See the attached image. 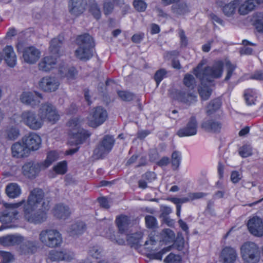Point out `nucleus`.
Here are the masks:
<instances>
[{
	"instance_id": "f257e3e1",
	"label": "nucleus",
	"mask_w": 263,
	"mask_h": 263,
	"mask_svg": "<svg viewBox=\"0 0 263 263\" xmlns=\"http://www.w3.org/2000/svg\"><path fill=\"white\" fill-rule=\"evenodd\" d=\"M44 192L39 188L30 191L27 202L24 205L25 219L30 223L40 224L47 219L46 211L50 208L49 201L44 198Z\"/></svg>"
},
{
	"instance_id": "f03ea898",
	"label": "nucleus",
	"mask_w": 263,
	"mask_h": 263,
	"mask_svg": "<svg viewBox=\"0 0 263 263\" xmlns=\"http://www.w3.org/2000/svg\"><path fill=\"white\" fill-rule=\"evenodd\" d=\"M199 64L194 70V74L200 80L204 81L210 85H214L213 80L220 78L223 73V63L221 61L215 62L212 66H208L201 69Z\"/></svg>"
},
{
	"instance_id": "7ed1b4c3",
	"label": "nucleus",
	"mask_w": 263,
	"mask_h": 263,
	"mask_svg": "<svg viewBox=\"0 0 263 263\" xmlns=\"http://www.w3.org/2000/svg\"><path fill=\"white\" fill-rule=\"evenodd\" d=\"M69 127L71 137L68 141L70 145L81 144L90 135L84 129L80 128L79 121L77 118L70 120L67 123Z\"/></svg>"
},
{
	"instance_id": "20e7f679",
	"label": "nucleus",
	"mask_w": 263,
	"mask_h": 263,
	"mask_svg": "<svg viewBox=\"0 0 263 263\" xmlns=\"http://www.w3.org/2000/svg\"><path fill=\"white\" fill-rule=\"evenodd\" d=\"M40 241L46 247H59L62 242V237L59 231L54 229L42 230L39 234Z\"/></svg>"
},
{
	"instance_id": "39448f33",
	"label": "nucleus",
	"mask_w": 263,
	"mask_h": 263,
	"mask_svg": "<svg viewBox=\"0 0 263 263\" xmlns=\"http://www.w3.org/2000/svg\"><path fill=\"white\" fill-rule=\"evenodd\" d=\"M243 260L247 263H257L260 260V252L257 245L252 242H246L240 248Z\"/></svg>"
},
{
	"instance_id": "423d86ee",
	"label": "nucleus",
	"mask_w": 263,
	"mask_h": 263,
	"mask_svg": "<svg viewBox=\"0 0 263 263\" xmlns=\"http://www.w3.org/2000/svg\"><path fill=\"white\" fill-rule=\"evenodd\" d=\"M20 122L24 124L32 130H38L43 125L42 118L34 111L27 110L23 111L20 116Z\"/></svg>"
},
{
	"instance_id": "0eeeda50",
	"label": "nucleus",
	"mask_w": 263,
	"mask_h": 263,
	"mask_svg": "<svg viewBox=\"0 0 263 263\" xmlns=\"http://www.w3.org/2000/svg\"><path fill=\"white\" fill-rule=\"evenodd\" d=\"M39 115L43 122L44 120H47L52 123H55L60 118L55 106L49 102L42 104L39 110Z\"/></svg>"
},
{
	"instance_id": "6e6552de",
	"label": "nucleus",
	"mask_w": 263,
	"mask_h": 263,
	"mask_svg": "<svg viewBox=\"0 0 263 263\" xmlns=\"http://www.w3.org/2000/svg\"><path fill=\"white\" fill-rule=\"evenodd\" d=\"M115 142V140L112 136H105L95 149L93 151L94 155L96 156L97 158L103 157L110 152Z\"/></svg>"
},
{
	"instance_id": "1a4fd4ad",
	"label": "nucleus",
	"mask_w": 263,
	"mask_h": 263,
	"mask_svg": "<svg viewBox=\"0 0 263 263\" xmlns=\"http://www.w3.org/2000/svg\"><path fill=\"white\" fill-rule=\"evenodd\" d=\"M24 200L15 203H3V206L6 209L5 211L3 212L0 216V221L3 223H8L11 222L17 214L16 209L22 205Z\"/></svg>"
},
{
	"instance_id": "9d476101",
	"label": "nucleus",
	"mask_w": 263,
	"mask_h": 263,
	"mask_svg": "<svg viewBox=\"0 0 263 263\" xmlns=\"http://www.w3.org/2000/svg\"><path fill=\"white\" fill-rule=\"evenodd\" d=\"M107 118V113L103 107L98 106L95 108L89 120V125L92 127H97L103 123Z\"/></svg>"
},
{
	"instance_id": "9b49d317",
	"label": "nucleus",
	"mask_w": 263,
	"mask_h": 263,
	"mask_svg": "<svg viewBox=\"0 0 263 263\" xmlns=\"http://www.w3.org/2000/svg\"><path fill=\"white\" fill-rule=\"evenodd\" d=\"M21 141L26 145L30 152L31 151L37 150L40 147L42 142L41 137L34 133H30L25 135Z\"/></svg>"
},
{
	"instance_id": "f8f14e48",
	"label": "nucleus",
	"mask_w": 263,
	"mask_h": 263,
	"mask_svg": "<svg viewBox=\"0 0 263 263\" xmlns=\"http://www.w3.org/2000/svg\"><path fill=\"white\" fill-rule=\"evenodd\" d=\"M60 83L55 77L46 76L39 82L40 88L45 92H51L58 89Z\"/></svg>"
},
{
	"instance_id": "ddd939ff",
	"label": "nucleus",
	"mask_w": 263,
	"mask_h": 263,
	"mask_svg": "<svg viewBox=\"0 0 263 263\" xmlns=\"http://www.w3.org/2000/svg\"><path fill=\"white\" fill-rule=\"evenodd\" d=\"M198 123L195 116L191 117L185 126L180 128L177 135L180 137L191 136L195 135L197 132Z\"/></svg>"
},
{
	"instance_id": "4468645a",
	"label": "nucleus",
	"mask_w": 263,
	"mask_h": 263,
	"mask_svg": "<svg viewBox=\"0 0 263 263\" xmlns=\"http://www.w3.org/2000/svg\"><path fill=\"white\" fill-rule=\"evenodd\" d=\"M247 226L249 232L257 237L263 236V222L261 218L254 216L248 222Z\"/></svg>"
},
{
	"instance_id": "2eb2a0df",
	"label": "nucleus",
	"mask_w": 263,
	"mask_h": 263,
	"mask_svg": "<svg viewBox=\"0 0 263 263\" xmlns=\"http://www.w3.org/2000/svg\"><path fill=\"white\" fill-rule=\"evenodd\" d=\"M41 163L30 161L26 163L23 166V174L29 178H34L43 168Z\"/></svg>"
},
{
	"instance_id": "dca6fc26",
	"label": "nucleus",
	"mask_w": 263,
	"mask_h": 263,
	"mask_svg": "<svg viewBox=\"0 0 263 263\" xmlns=\"http://www.w3.org/2000/svg\"><path fill=\"white\" fill-rule=\"evenodd\" d=\"M24 240V237L18 234H9L0 237V245L4 247L19 245Z\"/></svg>"
},
{
	"instance_id": "f3484780",
	"label": "nucleus",
	"mask_w": 263,
	"mask_h": 263,
	"mask_svg": "<svg viewBox=\"0 0 263 263\" xmlns=\"http://www.w3.org/2000/svg\"><path fill=\"white\" fill-rule=\"evenodd\" d=\"M39 99H42V96L39 92H35V95L30 92H24L20 96L21 101L27 105L32 107L38 105L40 103Z\"/></svg>"
},
{
	"instance_id": "a211bd4d",
	"label": "nucleus",
	"mask_w": 263,
	"mask_h": 263,
	"mask_svg": "<svg viewBox=\"0 0 263 263\" xmlns=\"http://www.w3.org/2000/svg\"><path fill=\"white\" fill-rule=\"evenodd\" d=\"M41 52L39 49L33 46L25 48L23 52L24 61L29 64H34L40 57Z\"/></svg>"
},
{
	"instance_id": "6ab92c4d",
	"label": "nucleus",
	"mask_w": 263,
	"mask_h": 263,
	"mask_svg": "<svg viewBox=\"0 0 263 263\" xmlns=\"http://www.w3.org/2000/svg\"><path fill=\"white\" fill-rule=\"evenodd\" d=\"M176 99L183 104L190 106L197 101V96L191 91L182 90L176 92Z\"/></svg>"
},
{
	"instance_id": "aec40b11",
	"label": "nucleus",
	"mask_w": 263,
	"mask_h": 263,
	"mask_svg": "<svg viewBox=\"0 0 263 263\" xmlns=\"http://www.w3.org/2000/svg\"><path fill=\"white\" fill-rule=\"evenodd\" d=\"M86 5L85 0H70L69 3V11L71 14L79 15L84 12Z\"/></svg>"
},
{
	"instance_id": "412c9836",
	"label": "nucleus",
	"mask_w": 263,
	"mask_h": 263,
	"mask_svg": "<svg viewBox=\"0 0 263 263\" xmlns=\"http://www.w3.org/2000/svg\"><path fill=\"white\" fill-rule=\"evenodd\" d=\"M12 156L17 158H24L28 157L30 152L22 142H17L11 146Z\"/></svg>"
},
{
	"instance_id": "4be33fe9",
	"label": "nucleus",
	"mask_w": 263,
	"mask_h": 263,
	"mask_svg": "<svg viewBox=\"0 0 263 263\" xmlns=\"http://www.w3.org/2000/svg\"><path fill=\"white\" fill-rule=\"evenodd\" d=\"M220 258L223 263H234L237 258V254L234 248L226 247L221 251Z\"/></svg>"
},
{
	"instance_id": "5701e85b",
	"label": "nucleus",
	"mask_w": 263,
	"mask_h": 263,
	"mask_svg": "<svg viewBox=\"0 0 263 263\" xmlns=\"http://www.w3.org/2000/svg\"><path fill=\"white\" fill-rule=\"evenodd\" d=\"M57 60L52 56H46L41 59L38 63L39 70L44 72H49L56 65Z\"/></svg>"
},
{
	"instance_id": "b1692460",
	"label": "nucleus",
	"mask_w": 263,
	"mask_h": 263,
	"mask_svg": "<svg viewBox=\"0 0 263 263\" xmlns=\"http://www.w3.org/2000/svg\"><path fill=\"white\" fill-rule=\"evenodd\" d=\"M130 218L123 214H121L116 217L115 222L118 228L119 233L121 234H125L130 224Z\"/></svg>"
},
{
	"instance_id": "393cba45",
	"label": "nucleus",
	"mask_w": 263,
	"mask_h": 263,
	"mask_svg": "<svg viewBox=\"0 0 263 263\" xmlns=\"http://www.w3.org/2000/svg\"><path fill=\"white\" fill-rule=\"evenodd\" d=\"M72 255L65 251L51 250L49 252L48 257L52 261L61 260L69 261L72 258Z\"/></svg>"
},
{
	"instance_id": "a878e982",
	"label": "nucleus",
	"mask_w": 263,
	"mask_h": 263,
	"mask_svg": "<svg viewBox=\"0 0 263 263\" xmlns=\"http://www.w3.org/2000/svg\"><path fill=\"white\" fill-rule=\"evenodd\" d=\"M19 251L22 254L27 255L33 253L36 249V244L35 241L25 240L21 243Z\"/></svg>"
},
{
	"instance_id": "bb28decb",
	"label": "nucleus",
	"mask_w": 263,
	"mask_h": 263,
	"mask_svg": "<svg viewBox=\"0 0 263 263\" xmlns=\"http://www.w3.org/2000/svg\"><path fill=\"white\" fill-rule=\"evenodd\" d=\"M261 3H263V0H248L240 6L238 12L241 15H246Z\"/></svg>"
},
{
	"instance_id": "cd10ccee",
	"label": "nucleus",
	"mask_w": 263,
	"mask_h": 263,
	"mask_svg": "<svg viewBox=\"0 0 263 263\" xmlns=\"http://www.w3.org/2000/svg\"><path fill=\"white\" fill-rule=\"evenodd\" d=\"M53 213L55 217L59 219H66L71 214L69 207L63 204L56 205L53 210Z\"/></svg>"
},
{
	"instance_id": "c85d7f7f",
	"label": "nucleus",
	"mask_w": 263,
	"mask_h": 263,
	"mask_svg": "<svg viewBox=\"0 0 263 263\" xmlns=\"http://www.w3.org/2000/svg\"><path fill=\"white\" fill-rule=\"evenodd\" d=\"M93 48L79 46L75 51L76 57L82 61H87L93 55Z\"/></svg>"
},
{
	"instance_id": "c756f323",
	"label": "nucleus",
	"mask_w": 263,
	"mask_h": 263,
	"mask_svg": "<svg viewBox=\"0 0 263 263\" xmlns=\"http://www.w3.org/2000/svg\"><path fill=\"white\" fill-rule=\"evenodd\" d=\"M201 127L207 132L217 133L219 132L221 128V124L218 121L210 119L203 121Z\"/></svg>"
},
{
	"instance_id": "7c9ffc66",
	"label": "nucleus",
	"mask_w": 263,
	"mask_h": 263,
	"mask_svg": "<svg viewBox=\"0 0 263 263\" xmlns=\"http://www.w3.org/2000/svg\"><path fill=\"white\" fill-rule=\"evenodd\" d=\"M79 46L94 48L95 43L92 37L88 34L79 36L76 40Z\"/></svg>"
},
{
	"instance_id": "2f4dec72",
	"label": "nucleus",
	"mask_w": 263,
	"mask_h": 263,
	"mask_svg": "<svg viewBox=\"0 0 263 263\" xmlns=\"http://www.w3.org/2000/svg\"><path fill=\"white\" fill-rule=\"evenodd\" d=\"M200 81L201 85L198 88L199 94L202 100H206L210 98L212 93L211 87L214 85H210L204 81L200 80Z\"/></svg>"
},
{
	"instance_id": "473e14b6",
	"label": "nucleus",
	"mask_w": 263,
	"mask_h": 263,
	"mask_svg": "<svg viewBox=\"0 0 263 263\" xmlns=\"http://www.w3.org/2000/svg\"><path fill=\"white\" fill-rule=\"evenodd\" d=\"M5 60L7 64L10 67H14L16 64V55L11 46H7L4 49Z\"/></svg>"
},
{
	"instance_id": "72a5a7b5",
	"label": "nucleus",
	"mask_w": 263,
	"mask_h": 263,
	"mask_svg": "<svg viewBox=\"0 0 263 263\" xmlns=\"http://www.w3.org/2000/svg\"><path fill=\"white\" fill-rule=\"evenodd\" d=\"M5 192L9 198H15L20 196L21 190L16 183H10L6 186Z\"/></svg>"
},
{
	"instance_id": "f704fd0d",
	"label": "nucleus",
	"mask_w": 263,
	"mask_h": 263,
	"mask_svg": "<svg viewBox=\"0 0 263 263\" xmlns=\"http://www.w3.org/2000/svg\"><path fill=\"white\" fill-rule=\"evenodd\" d=\"M63 38L62 36H59L57 38L53 39L50 41L49 47V51L53 54H58L60 49L63 44Z\"/></svg>"
},
{
	"instance_id": "c9c22d12",
	"label": "nucleus",
	"mask_w": 263,
	"mask_h": 263,
	"mask_svg": "<svg viewBox=\"0 0 263 263\" xmlns=\"http://www.w3.org/2000/svg\"><path fill=\"white\" fill-rule=\"evenodd\" d=\"M85 230V224L82 221H78L71 224L68 231L70 235L74 236L81 234Z\"/></svg>"
},
{
	"instance_id": "e433bc0d",
	"label": "nucleus",
	"mask_w": 263,
	"mask_h": 263,
	"mask_svg": "<svg viewBox=\"0 0 263 263\" xmlns=\"http://www.w3.org/2000/svg\"><path fill=\"white\" fill-rule=\"evenodd\" d=\"M239 5L240 3L238 1H234L226 5L222 9L223 13L227 16L233 15Z\"/></svg>"
},
{
	"instance_id": "4c0bfd02",
	"label": "nucleus",
	"mask_w": 263,
	"mask_h": 263,
	"mask_svg": "<svg viewBox=\"0 0 263 263\" xmlns=\"http://www.w3.org/2000/svg\"><path fill=\"white\" fill-rule=\"evenodd\" d=\"M184 241L182 237H177L174 243L170 246L163 248V251L165 250L163 253H165L171 250L172 249H175L178 251H181L184 248Z\"/></svg>"
},
{
	"instance_id": "58836bf2",
	"label": "nucleus",
	"mask_w": 263,
	"mask_h": 263,
	"mask_svg": "<svg viewBox=\"0 0 263 263\" xmlns=\"http://www.w3.org/2000/svg\"><path fill=\"white\" fill-rule=\"evenodd\" d=\"M59 72L61 77H67L68 79H73L77 74V71L73 67H61L59 69Z\"/></svg>"
},
{
	"instance_id": "ea45409f",
	"label": "nucleus",
	"mask_w": 263,
	"mask_h": 263,
	"mask_svg": "<svg viewBox=\"0 0 263 263\" xmlns=\"http://www.w3.org/2000/svg\"><path fill=\"white\" fill-rule=\"evenodd\" d=\"M221 106V102L219 99H215L212 100L207 106L206 114L211 115L218 110Z\"/></svg>"
},
{
	"instance_id": "a19ab883",
	"label": "nucleus",
	"mask_w": 263,
	"mask_h": 263,
	"mask_svg": "<svg viewBox=\"0 0 263 263\" xmlns=\"http://www.w3.org/2000/svg\"><path fill=\"white\" fill-rule=\"evenodd\" d=\"M58 158V155L56 152H50L47 156L46 159L44 162H42L43 168H46L50 165L53 162L56 161Z\"/></svg>"
},
{
	"instance_id": "79ce46f5",
	"label": "nucleus",
	"mask_w": 263,
	"mask_h": 263,
	"mask_svg": "<svg viewBox=\"0 0 263 263\" xmlns=\"http://www.w3.org/2000/svg\"><path fill=\"white\" fill-rule=\"evenodd\" d=\"M172 9L174 13L179 15L184 14L189 11L187 6L185 3H181L173 6Z\"/></svg>"
},
{
	"instance_id": "37998d69",
	"label": "nucleus",
	"mask_w": 263,
	"mask_h": 263,
	"mask_svg": "<svg viewBox=\"0 0 263 263\" xmlns=\"http://www.w3.org/2000/svg\"><path fill=\"white\" fill-rule=\"evenodd\" d=\"M145 225L147 228L154 229L158 228L157 219L153 216L146 215L145 217Z\"/></svg>"
},
{
	"instance_id": "c03bdc74",
	"label": "nucleus",
	"mask_w": 263,
	"mask_h": 263,
	"mask_svg": "<svg viewBox=\"0 0 263 263\" xmlns=\"http://www.w3.org/2000/svg\"><path fill=\"white\" fill-rule=\"evenodd\" d=\"M142 237L143 233L141 232H138L129 236L127 240L133 245H141L140 242Z\"/></svg>"
},
{
	"instance_id": "a18cd8bd",
	"label": "nucleus",
	"mask_w": 263,
	"mask_h": 263,
	"mask_svg": "<svg viewBox=\"0 0 263 263\" xmlns=\"http://www.w3.org/2000/svg\"><path fill=\"white\" fill-rule=\"evenodd\" d=\"M118 95L119 98L124 101H130L136 98L134 93L127 91H118Z\"/></svg>"
},
{
	"instance_id": "49530a36",
	"label": "nucleus",
	"mask_w": 263,
	"mask_h": 263,
	"mask_svg": "<svg viewBox=\"0 0 263 263\" xmlns=\"http://www.w3.org/2000/svg\"><path fill=\"white\" fill-rule=\"evenodd\" d=\"M181 156L180 153L177 151H174L172 154V165L173 169L174 170H177L180 163Z\"/></svg>"
},
{
	"instance_id": "de8ad7c7",
	"label": "nucleus",
	"mask_w": 263,
	"mask_h": 263,
	"mask_svg": "<svg viewBox=\"0 0 263 263\" xmlns=\"http://www.w3.org/2000/svg\"><path fill=\"white\" fill-rule=\"evenodd\" d=\"M54 171L58 174H64L67 171V162L65 161L60 162L53 167Z\"/></svg>"
},
{
	"instance_id": "09e8293b",
	"label": "nucleus",
	"mask_w": 263,
	"mask_h": 263,
	"mask_svg": "<svg viewBox=\"0 0 263 263\" xmlns=\"http://www.w3.org/2000/svg\"><path fill=\"white\" fill-rule=\"evenodd\" d=\"M184 84L188 88L193 89L195 86V79L191 74H186L183 79Z\"/></svg>"
},
{
	"instance_id": "8fccbe9b",
	"label": "nucleus",
	"mask_w": 263,
	"mask_h": 263,
	"mask_svg": "<svg viewBox=\"0 0 263 263\" xmlns=\"http://www.w3.org/2000/svg\"><path fill=\"white\" fill-rule=\"evenodd\" d=\"M114 8V3L111 0H105L103 3V11L105 14H110Z\"/></svg>"
},
{
	"instance_id": "3c124183",
	"label": "nucleus",
	"mask_w": 263,
	"mask_h": 263,
	"mask_svg": "<svg viewBox=\"0 0 263 263\" xmlns=\"http://www.w3.org/2000/svg\"><path fill=\"white\" fill-rule=\"evenodd\" d=\"M242 44L245 45V47L242 48L240 50L241 54H251L252 52V49L251 48L246 47L247 45L255 46V44L251 43L247 40H243L242 41Z\"/></svg>"
},
{
	"instance_id": "603ef678",
	"label": "nucleus",
	"mask_w": 263,
	"mask_h": 263,
	"mask_svg": "<svg viewBox=\"0 0 263 263\" xmlns=\"http://www.w3.org/2000/svg\"><path fill=\"white\" fill-rule=\"evenodd\" d=\"M166 71L164 69H160L156 71L154 76V79L158 86L160 82L166 76Z\"/></svg>"
},
{
	"instance_id": "864d4df0",
	"label": "nucleus",
	"mask_w": 263,
	"mask_h": 263,
	"mask_svg": "<svg viewBox=\"0 0 263 263\" xmlns=\"http://www.w3.org/2000/svg\"><path fill=\"white\" fill-rule=\"evenodd\" d=\"M161 234L166 241H173L175 237V233L170 229H164Z\"/></svg>"
},
{
	"instance_id": "5fc2aeb1",
	"label": "nucleus",
	"mask_w": 263,
	"mask_h": 263,
	"mask_svg": "<svg viewBox=\"0 0 263 263\" xmlns=\"http://www.w3.org/2000/svg\"><path fill=\"white\" fill-rule=\"evenodd\" d=\"M239 155L244 158L249 157L252 155V148L249 145H245L240 148Z\"/></svg>"
},
{
	"instance_id": "6e6d98bb",
	"label": "nucleus",
	"mask_w": 263,
	"mask_h": 263,
	"mask_svg": "<svg viewBox=\"0 0 263 263\" xmlns=\"http://www.w3.org/2000/svg\"><path fill=\"white\" fill-rule=\"evenodd\" d=\"M0 256L3 258L2 263H9L14 259V256L9 252L0 251Z\"/></svg>"
},
{
	"instance_id": "4d7b16f0",
	"label": "nucleus",
	"mask_w": 263,
	"mask_h": 263,
	"mask_svg": "<svg viewBox=\"0 0 263 263\" xmlns=\"http://www.w3.org/2000/svg\"><path fill=\"white\" fill-rule=\"evenodd\" d=\"M166 263H180L181 257L179 255L170 253L164 259Z\"/></svg>"
},
{
	"instance_id": "13d9d810",
	"label": "nucleus",
	"mask_w": 263,
	"mask_h": 263,
	"mask_svg": "<svg viewBox=\"0 0 263 263\" xmlns=\"http://www.w3.org/2000/svg\"><path fill=\"white\" fill-rule=\"evenodd\" d=\"M7 135L8 139L10 140H14L16 139L19 135V131L14 127H10L6 130Z\"/></svg>"
},
{
	"instance_id": "bf43d9fd",
	"label": "nucleus",
	"mask_w": 263,
	"mask_h": 263,
	"mask_svg": "<svg viewBox=\"0 0 263 263\" xmlns=\"http://www.w3.org/2000/svg\"><path fill=\"white\" fill-rule=\"evenodd\" d=\"M135 8L139 12L144 11L146 8V4L142 0H135L133 3Z\"/></svg>"
},
{
	"instance_id": "052dcab7",
	"label": "nucleus",
	"mask_w": 263,
	"mask_h": 263,
	"mask_svg": "<svg viewBox=\"0 0 263 263\" xmlns=\"http://www.w3.org/2000/svg\"><path fill=\"white\" fill-rule=\"evenodd\" d=\"M89 11L96 19H99L100 17L101 11L96 3H93L91 5Z\"/></svg>"
},
{
	"instance_id": "680f3d73",
	"label": "nucleus",
	"mask_w": 263,
	"mask_h": 263,
	"mask_svg": "<svg viewBox=\"0 0 263 263\" xmlns=\"http://www.w3.org/2000/svg\"><path fill=\"white\" fill-rule=\"evenodd\" d=\"M226 66L227 69V74L225 78V81H228L232 76V73L236 68V66L231 64L230 61L226 62Z\"/></svg>"
},
{
	"instance_id": "e2e57ef3",
	"label": "nucleus",
	"mask_w": 263,
	"mask_h": 263,
	"mask_svg": "<svg viewBox=\"0 0 263 263\" xmlns=\"http://www.w3.org/2000/svg\"><path fill=\"white\" fill-rule=\"evenodd\" d=\"M101 250L98 247H93L89 250V255L95 258H98L101 256Z\"/></svg>"
},
{
	"instance_id": "0e129e2a",
	"label": "nucleus",
	"mask_w": 263,
	"mask_h": 263,
	"mask_svg": "<svg viewBox=\"0 0 263 263\" xmlns=\"http://www.w3.org/2000/svg\"><path fill=\"white\" fill-rule=\"evenodd\" d=\"M250 79L257 81H263V70H258L254 72L250 76Z\"/></svg>"
},
{
	"instance_id": "69168bd1",
	"label": "nucleus",
	"mask_w": 263,
	"mask_h": 263,
	"mask_svg": "<svg viewBox=\"0 0 263 263\" xmlns=\"http://www.w3.org/2000/svg\"><path fill=\"white\" fill-rule=\"evenodd\" d=\"M242 178V175L238 172L233 171L231 175V180L234 183H238Z\"/></svg>"
},
{
	"instance_id": "338daca9",
	"label": "nucleus",
	"mask_w": 263,
	"mask_h": 263,
	"mask_svg": "<svg viewBox=\"0 0 263 263\" xmlns=\"http://www.w3.org/2000/svg\"><path fill=\"white\" fill-rule=\"evenodd\" d=\"M144 34L143 33H139L135 34L132 37V41L135 43H140L144 38Z\"/></svg>"
},
{
	"instance_id": "774afa93",
	"label": "nucleus",
	"mask_w": 263,
	"mask_h": 263,
	"mask_svg": "<svg viewBox=\"0 0 263 263\" xmlns=\"http://www.w3.org/2000/svg\"><path fill=\"white\" fill-rule=\"evenodd\" d=\"M205 195H206V194L202 193V192L190 193L189 194V197H190V199H191V200L203 198Z\"/></svg>"
}]
</instances>
